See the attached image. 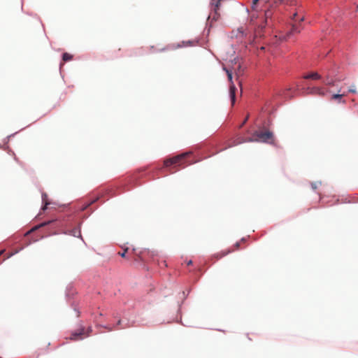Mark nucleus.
<instances>
[{
	"instance_id": "f257e3e1",
	"label": "nucleus",
	"mask_w": 358,
	"mask_h": 358,
	"mask_svg": "<svg viewBox=\"0 0 358 358\" xmlns=\"http://www.w3.org/2000/svg\"><path fill=\"white\" fill-rule=\"evenodd\" d=\"M304 20L303 17H300L297 13H294L293 15L294 24L292 25L291 30L287 33V36H285L284 39L289 37L291 35L294 34H299L301 32L302 29L301 23Z\"/></svg>"
},
{
	"instance_id": "f03ea898",
	"label": "nucleus",
	"mask_w": 358,
	"mask_h": 358,
	"mask_svg": "<svg viewBox=\"0 0 358 358\" xmlns=\"http://www.w3.org/2000/svg\"><path fill=\"white\" fill-rule=\"evenodd\" d=\"M255 141H259L265 143H273V135L269 131H257L254 134Z\"/></svg>"
},
{
	"instance_id": "7ed1b4c3",
	"label": "nucleus",
	"mask_w": 358,
	"mask_h": 358,
	"mask_svg": "<svg viewBox=\"0 0 358 358\" xmlns=\"http://www.w3.org/2000/svg\"><path fill=\"white\" fill-rule=\"evenodd\" d=\"M189 152H185L181 155H177L173 158L167 159L164 161V166L168 167L171 165L178 164L179 166L182 165L184 162V159L188 156Z\"/></svg>"
},
{
	"instance_id": "20e7f679",
	"label": "nucleus",
	"mask_w": 358,
	"mask_h": 358,
	"mask_svg": "<svg viewBox=\"0 0 358 358\" xmlns=\"http://www.w3.org/2000/svg\"><path fill=\"white\" fill-rule=\"evenodd\" d=\"M224 70L226 71L227 77H228V80L230 82L229 94H230V96H231V103H232V104H234L236 88L232 81V73L231 71H229L225 68H224Z\"/></svg>"
},
{
	"instance_id": "39448f33",
	"label": "nucleus",
	"mask_w": 358,
	"mask_h": 358,
	"mask_svg": "<svg viewBox=\"0 0 358 358\" xmlns=\"http://www.w3.org/2000/svg\"><path fill=\"white\" fill-rule=\"evenodd\" d=\"M85 334V328L81 327L79 330H78L75 332H73L71 334L70 339L73 340V341L81 340V339H83L82 336L84 335Z\"/></svg>"
},
{
	"instance_id": "423d86ee",
	"label": "nucleus",
	"mask_w": 358,
	"mask_h": 358,
	"mask_svg": "<svg viewBox=\"0 0 358 358\" xmlns=\"http://www.w3.org/2000/svg\"><path fill=\"white\" fill-rule=\"evenodd\" d=\"M329 91H325L322 87H315L310 89L309 93L313 95L324 96Z\"/></svg>"
},
{
	"instance_id": "0eeeda50",
	"label": "nucleus",
	"mask_w": 358,
	"mask_h": 358,
	"mask_svg": "<svg viewBox=\"0 0 358 358\" xmlns=\"http://www.w3.org/2000/svg\"><path fill=\"white\" fill-rule=\"evenodd\" d=\"M341 90L339 89L338 90L337 94H334L331 96V100H336V101H337L338 103H345V101L342 99L343 96H345V93L341 94Z\"/></svg>"
},
{
	"instance_id": "6e6552de",
	"label": "nucleus",
	"mask_w": 358,
	"mask_h": 358,
	"mask_svg": "<svg viewBox=\"0 0 358 358\" xmlns=\"http://www.w3.org/2000/svg\"><path fill=\"white\" fill-rule=\"evenodd\" d=\"M188 44H190L189 41H188V42L182 41L181 43H171L167 46L166 49L167 50H176L177 48L187 46Z\"/></svg>"
},
{
	"instance_id": "1a4fd4ad",
	"label": "nucleus",
	"mask_w": 358,
	"mask_h": 358,
	"mask_svg": "<svg viewBox=\"0 0 358 358\" xmlns=\"http://www.w3.org/2000/svg\"><path fill=\"white\" fill-rule=\"evenodd\" d=\"M336 83V80L333 78H331L329 74L325 76V80H324V83L327 86H334Z\"/></svg>"
},
{
	"instance_id": "9d476101",
	"label": "nucleus",
	"mask_w": 358,
	"mask_h": 358,
	"mask_svg": "<svg viewBox=\"0 0 358 358\" xmlns=\"http://www.w3.org/2000/svg\"><path fill=\"white\" fill-rule=\"evenodd\" d=\"M305 79H313L319 80L321 78V76L317 72H313L303 76Z\"/></svg>"
},
{
	"instance_id": "9b49d317",
	"label": "nucleus",
	"mask_w": 358,
	"mask_h": 358,
	"mask_svg": "<svg viewBox=\"0 0 358 358\" xmlns=\"http://www.w3.org/2000/svg\"><path fill=\"white\" fill-rule=\"evenodd\" d=\"M54 220H50V221H48V222H42L40 224L37 225V226H35L34 227H33L31 230H29L27 234H30L37 229H38L39 228L41 227H43L46 225H48L50 224V223L53 222Z\"/></svg>"
},
{
	"instance_id": "f8f14e48",
	"label": "nucleus",
	"mask_w": 358,
	"mask_h": 358,
	"mask_svg": "<svg viewBox=\"0 0 358 358\" xmlns=\"http://www.w3.org/2000/svg\"><path fill=\"white\" fill-rule=\"evenodd\" d=\"M69 234L75 237H79L81 236L80 230L78 228H75L71 230Z\"/></svg>"
},
{
	"instance_id": "ddd939ff",
	"label": "nucleus",
	"mask_w": 358,
	"mask_h": 358,
	"mask_svg": "<svg viewBox=\"0 0 358 358\" xmlns=\"http://www.w3.org/2000/svg\"><path fill=\"white\" fill-rule=\"evenodd\" d=\"M42 197H43V201L44 203L42 210H45L48 208V206L50 204V203L46 200V197H47L46 194H43Z\"/></svg>"
},
{
	"instance_id": "4468645a",
	"label": "nucleus",
	"mask_w": 358,
	"mask_h": 358,
	"mask_svg": "<svg viewBox=\"0 0 358 358\" xmlns=\"http://www.w3.org/2000/svg\"><path fill=\"white\" fill-rule=\"evenodd\" d=\"M72 57H73V56L67 52L64 53L62 55V59L64 62H68V61L71 60Z\"/></svg>"
},
{
	"instance_id": "2eb2a0df",
	"label": "nucleus",
	"mask_w": 358,
	"mask_h": 358,
	"mask_svg": "<svg viewBox=\"0 0 358 358\" xmlns=\"http://www.w3.org/2000/svg\"><path fill=\"white\" fill-rule=\"evenodd\" d=\"M100 198V196H97L94 199H93L92 201H90V203H88L87 204L83 206L82 207V210H85L87 208H88L90 205H92V203H95L97 200H99V199Z\"/></svg>"
},
{
	"instance_id": "dca6fc26",
	"label": "nucleus",
	"mask_w": 358,
	"mask_h": 358,
	"mask_svg": "<svg viewBox=\"0 0 358 358\" xmlns=\"http://www.w3.org/2000/svg\"><path fill=\"white\" fill-rule=\"evenodd\" d=\"M348 92L350 93H357L356 87L355 85H352L348 90Z\"/></svg>"
},
{
	"instance_id": "f3484780",
	"label": "nucleus",
	"mask_w": 358,
	"mask_h": 358,
	"mask_svg": "<svg viewBox=\"0 0 358 358\" xmlns=\"http://www.w3.org/2000/svg\"><path fill=\"white\" fill-rule=\"evenodd\" d=\"M128 250V248H127L126 249L124 250V251L122 252H118V254L122 257H126V252H127Z\"/></svg>"
},
{
	"instance_id": "a211bd4d",
	"label": "nucleus",
	"mask_w": 358,
	"mask_h": 358,
	"mask_svg": "<svg viewBox=\"0 0 358 358\" xmlns=\"http://www.w3.org/2000/svg\"><path fill=\"white\" fill-rule=\"evenodd\" d=\"M92 331V327H88L87 330L85 331V334L84 335H85V336H89Z\"/></svg>"
},
{
	"instance_id": "6ab92c4d",
	"label": "nucleus",
	"mask_w": 358,
	"mask_h": 358,
	"mask_svg": "<svg viewBox=\"0 0 358 358\" xmlns=\"http://www.w3.org/2000/svg\"><path fill=\"white\" fill-rule=\"evenodd\" d=\"M255 141V138H248V140L247 141ZM245 141H243V143H245Z\"/></svg>"
},
{
	"instance_id": "aec40b11",
	"label": "nucleus",
	"mask_w": 358,
	"mask_h": 358,
	"mask_svg": "<svg viewBox=\"0 0 358 358\" xmlns=\"http://www.w3.org/2000/svg\"><path fill=\"white\" fill-rule=\"evenodd\" d=\"M248 118V117H247L245 120H243V123H242V124L241 125V127H242V126H243V124L247 122Z\"/></svg>"
},
{
	"instance_id": "412c9836",
	"label": "nucleus",
	"mask_w": 358,
	"mask_h": 358,
	"mask_svg": "<svg viewBox=\"0 0 358 358\" xmlns=\"http://www.w3.org/2000/svg\"><path fill=\"white\" fill-rule=\"evenodd\" d=\"M220 3V1H218V2L216 3V5H215V8H216V9H217V8H218Z\"/></svg>"
},
{
	"instance_id": "4be33fe9",
	"label": "nucleus",
	"mask_w": 358,
	"mask_h": 358,
	"mask_svg": "<svg viewBox=\"0 0 358 358\" xmlns=\"http://www.w3.org/2000/svg\"><path fill=\"white\" fill-rule=\"evenodd\" d=\"M312 187L313 189H315L317 188V186L315 184H312Z\"/></svg>"
},
{
	"instance_id": "5701e85b",
	"label": "nucleus",
	"mask_w": 358,
	"mask_h": 358,
	"mask_svg": "<svg viewBox=\"0 0 358 358\" xmlns=\"http://www.w3.org/2000/svg\"><path fill=\"white\" fill-rule=\"evenodd\" d=\"M238 31L240 32V34H241V36H243V31H241L240 29H238Z\"/></svg>"
},
{
	"instance_id": "b1692460",
	"label": "nucleus",
	"mask_w": 358,
	"mask_h": 358,
	"mask_svg": "<svg viewBox=\"0 0 358 358\" xmlns=\"http://www.w3.org/2000/svg\"><path fill=\"white\" fill-rule=\"evenodd\" d=\"M235 246H236V248H238V247H239V243H236L235 244Z\"/></svg>"
},
{
	"instance_id": "393cba45",
	"label": "nucleus",
	"mask_w": 358,
	"mask_h": 358,
	"mask_svg": "<svg viewBox=\"0 0 358 358\" xmlns=\"http://www.w3.org/2000/svg\"><path fill=\"white\" fill-rule=\"evenodd\" d=\"M192 264V262L190 260V261L188 262V264H188V265H190V264Z\"/></svg>"
},
{
	"instance_id": "a878e982",
	"label": "nucleus",
	"mask_w": 358,
	"mask_h": 358,
	"mask_svg": "<svg viewBox=\"0 0 358 358\" xmlns=\"http://www.w3.org/2000/svg\"><path fill=\"white\" fill-rule=\"evenodd\" d=\"M120 323H121V320H118L117 324H120Z\"/></svg>"
},
{
	"instance_id": "bb28decb",
	"label": "nucleus",
	"mask_w": 358,
	"mask_h": 358,
	"mask_svg": "<svg viewBox=\"0 0 358 358\" xmlns=\"http://www.w3.org/2000/svg\"><path fill=\"white\" fill-rule=\"evenodd\" d=\"M2 252H3L2 251H1V252H0V255H1V253H2Z\"/></svg>"
},
{
	"instance_id": "cd10ccee",
	"label": "nucleus",
	"mask_w": 358,
	"mask_h": 358,
	"mask_svg": "<svg viewBox=\"0 0 358 358\" xmlns=\"http://www.w3.org/2000/svg\"><path fill=\"white\" fill-rule=\"evenodd\" d=\"M357 8H358V5H357Z\"/></svg>"
}]
</instances>
